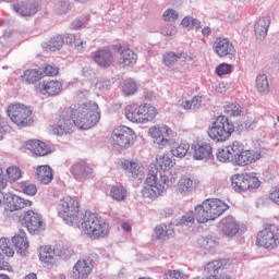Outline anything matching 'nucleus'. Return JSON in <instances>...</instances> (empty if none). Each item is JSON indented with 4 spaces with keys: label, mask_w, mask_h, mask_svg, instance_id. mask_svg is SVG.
Instances as JSON below:
<instances>
[{
    "label": "nucleus",
    "mask_w": 279,
    "mask_h": 279,
    "mask_svg": "<svg viewBox=\"0 0 279 279\" xmlns=\"http://www.w3.org/2000/svg\"><path fill=\"white\" fill-rule=\"evenodd\" d=\"M57 211L68 226H77L89 239H105L110 233V226L99 215L90 211L80 215V202L73 196H64Z\"/></svg>",
    "instance_id": "obj_1"
},
{
    "label": "nucleus",
    "mask_w": 279,
    "mask_h": 279,
    "mask_svg": "<svg viewBox=\"0 0 279 279\" xmlns=\"http://www.w3.org/2000/svg\"><path fill=\"white\" fill-rule=\"evenodd\" d=\"M157 167L160 169L158 171L156 168H151L148 171L147 178L144 182L142 189V199L146 204H151L156 202L158 197H162L172 185L175 184V175H173L170 169L175 167V160L171 157L163 155L157 158Z\"/></svg>",
    "instance_id": "obj_2"
},
{
    "label": "nucleus",
    "mask_w": 279,
    "mask_h": 279,
    "mask_svg": "<svg viewBox=\"0 0 279 279\" xmlns=\"http://www.w3.org/2000/svg\"><path fill=\"white\" fill-rule=\"evenodd\" d=\"M72 121L78 130H90L99 123L101 114L99 113V105L97 102H86L78 105L77 108L71 109Z\"/></svg>",
    "instance_id": "obj_3"
},
{
    "label": "nucleus",
    "mask_w": 279,
    "mask_h": 279,
    "mask_svg": "<svg viewBox=\"0 0 279 279\" xmlns=\"http://www.w3.org/2000/svg\"><path fill=\"white\" fill-rule=\"evenodd\" d=\"M230 206L219 198L205 199L201 205L195 207V217L197 223H208L219 219Z\"/></svg>",
    "instance_id": "obj_4"
},
{
    "label": "nucleus",
    "mask_w": 279,
    "mask_h": 279,
    "mask_svg": "<svg viewBox=\"0 0 279 279\" xmlns=\"http://www.w3.org/2000/svg\"><path fill=\"white\" fill-rule=\"evenodd\" d=\"M124 114L131 123L145 125L151 123L158 117V109L149 102H143L141 105L133 102L125 107Z\"/></svg>",
    "instance_id": "obj_5"
},
{
    "label": "nucleus",
    "mask_w": 279,
    "mask_h": 279,
    "mask_svg": "<svg viewBox=\"0 0 279 279\" xmlns=\"http://www.w3.org/2000/svg\"><path fill=\"white\" fill-rule=\"evenodd\" d=\"M207 134L215 143H226L234 134V124L226 116H219L208 128Z\"/></svg>",
    "instance_id": "obj_6"
},
{
    "label": "nucleus",
    "mask_w": 279,
    "mask_h": 279,
    "mask_svg": "<svg viewBox=\"0 0 279 279\" xmlns=\"http://www.w3.org/2000/svg\"><path fill=\"white\" fill-rule=\"evenodd\" d=\"M20 223L27 229L29 234H40L45 232V221H43V216L33 210H28L22 214L19 218Z\"/></svg>",
    "instance_id": "obj_7"
},
{
    "label": "nucleus",
    "mask_w": 279,
    "mask_h": 279,
    "mask_svg": "<svg viewBox=\"0 0 279 279\" xmlns=\"http://www.w3.org/2000/svg\"><path fill=\"white\" fill-rule=\"evenodd\" d=\"M8 116L20 128L32 125V110L25 105L15 104L8 107Z\"/></svg>",
    "instance_id": "obj_8"
},
{
    "label": "nucleus",
    "mask_w": 279,
    "mask_h": 279,
    "mask_svg": "<svg viewBox=\"0 0 279 279\" xmlns=\"http://www.w3.org/2000/svg\"><path fill=\"white\" fill-rule=\"evenodd\" d=\"M134 138H136L134 131L128 126H118L112 132V145L117 149H130Z\"/></svg>",
    "instance_id": "obj_9"
},
{
    "label": "nucleus",
    "mask_w": 279,
    "mask_h": 279,
    "mask_svg": "<svg viewBox=\"0 0 279 279\" xmlns=\"http://www.w3.org/2000/svg\"><path fill=\"white\" fill-rule=\"evenodd\" d=\"M256 244L265 250H276L279 246V229L276 226L264 228L257 234Z\"/></svg>",
    "instance_id": "obj_10"
},
{
    "label": "nucleus",
    "mask_w": 279,
    "mask_h": 279,
    "mask_svg": "<svg viewBox=\"0 0 279 279\" xmlns=\"http://www.w3.org/2000/svg\"><path fill=\"white\" fill-rule=\"evenodd\" d=\"M173 134V130L167 124H157L148 129V136L157 143L159 147H167L169 145V136Z\"/></svg>",
    "instance_id": "obj_11"
},
{
    "label": "nucleus",
    "mask_w": 279,
    "mask_h": 279,
    "mask_svg": "<svg viewBox=\"0 0 279 279\" xmlns=\"http://www.w3.org/2000/svg\"><path fill=\"white\" fill-rule=\"evenodd\" d=\"M118 53V64L122 66V69H132L138 60V56L134 50L123 47V46H116L114 47Z\"/></svg>",
    "instance_id": "obj_12"
},
{
    "label": "nucleus",
    "mask_w": 279,
    "mask_h": 279,
    "mask_svg": "<svg viewBox=\"0 0 279 279\" xmlns=\"http://www.w3.org/2000/svg\"><path fill=\"white\" fill-rule=\"evenodd\" d=\"M75 129V122H73V116L62 113L57 123L52 126L53 134L58 136H64V134H71Z\"/></svg>",
    "instance_id": "obj_13"
},
{
    "label": "nucleus",
    "mask_w": 279,
    "mask_h": 279,
    "mask_svg": "<svg viewBox=\"0 0 279 279\" xmlns=\"http://www.w3.org/2000/svg\"><path fill=\"white\" fill-rule=\"evenodd\" d=\"M213 50L218 58H227V56H234V53H236V49H234L232 41L223 37L216 38Z\"/></svg>",
    "instance_id": "obj_14"
},
{
    "label": "nucleus",
    "mask_w": 279,
    "mask_h": 279,
    "mask_svg": "<svg viewBox=\"0 0 279 279\" xmlns=\"http://www.w3.org/2000/svg\"><path fill=\"white\" fill-rule=\"evenodd\" d=\"M70 173L77 182H85L88 178H93V169L86 161H77L70 168Z\"/></svg>",
    "instance_id": "obj_15"
},
{
    "label": "nucleus",
    "mask_w": 279,
    "mask_h": 279,
    "mask_svg": "<svg viewBox=\"0 0 279 279\" xmlns=\"http://www.w3.org/2000/svg\"><path fill=\"white\" fill-rule=\"evenodd\" d=\"M93 274V263L88 259H78L72 268L71 279H88Z\"/></svg>",
    "instance_id": "obj_16"
},
{
    "label": "nucleus",
    "mask_w": 279,
    "mask_h": 279,
    "mask_svg": "<svg viewBox=\"0 0 279 279\" xmlns=\"http://www.w3.org/2000/svg\"><path fill=\"white\" fill-rule=\"evenodd\" d=\"M39 9L40 4L38 3V0H26L13 5L14 12L24 17L34 16L38 13Z\"/></svg>",
    "instance_id": "obj_17"
},
{
    "label": "nucleus",
    "mask_w": 279,
    "mask_h": 279,
    "mask_svg": "<svg viewBox=\"0 0 279 279\" xmlns=\"http://www.w3.org/2000/svg\"><path fill=\"white\" fill-rule=\"evenodd\" d=\"M197 189V181L195 179L183 175L179 179L175 185V193L181 197H186Z\"/></svg>",
    "instance_id": "obj_18"
},
{
    "label": "nucleus",
    "mask_w": 279,
    "mask_h": 279,
    "mask_svg": "<svg viewBox=\"0 0 279 279\" xmlns=\"http://www.w3.org/2000/svg\"><path fill=\"white\" fill-rule=\"evenodd\" d=\"M39 260L46 269H53L56 267V251L51 245H44L38 248Z\"/></svg>",
    "instance_id": "obj_19"
},
{
    "label": "nucleus",
    "mask_w": 279,
    "mask_h": 279,
    "mask_svg": "<svg viewBox=\"0 0 279 279\" xmlns=\"http://www.w3.org/2000/svg\"><path fill=\"white\" fill-rule=\"evenodd\" d=\"M256 160H260V153L245 150L244 148L231 162H233L235 167H247V165H252V162H256Z\"/></svg>",
    "instance_id": "obj_20"
},
{
    "label": "nucleus",
    "mask_w": 279,
    "mask_h": 279,
    "mask_svg": "<svg viewBox=\"0 0 279 279\" xmlns=\"http://www.w3.org/2000/svg\"><path fill=\"white\" fill-rule=\"evenodd\" d=\"M12 243L16 250V254L22 257L29 254V241H27V233L23 230H19L17 234L12 238Z\"/></svg>",
    "instance_id": "obj_21"
},
{
    "label": "nucleus",
    "mask_w": 279,
    "mask_h": 279,
    "mask_svg": "<svg viewBox=\"0 0 279 279\" xmlns=\"http://www.w3.org/2000/svg\"><path fill=\"white\" fill-rule=\"evenodd\" d=\"M93 60L101 69H108L114 62V54L109 49H99L93 53Z\"/></svg>",
    "instance_id": "obj_22"
},
{
    "label": "nucleus",
    "mask_w": 279,
    "mask_h": 279,
    "mask_svg": "<svg viewBox=\"0 0 279 279\" xmlns=\"http://www.w3.org/2000/svg\"><path fill=\"white\" fill-rule=\"evenodd\" d=\"M220 229L225 236H236L239 233V222L232 216H228L220 221Z\"/></svg>",
    "instance_id": "obj_23"
},
{
    "label": "nucleus",
    "mask_w": 279,
    "mask_h": 279,
    "mask_svg": "<svg viewBox=\"0 0 279 279\" xmlns=\"http://www.w3.org/2000/svg\"><path fill=\"white\" fill-rule=\"evenodd\" d=\"M27 149L34 154V156H49V154H51V146L39 140L28 141Z\"/></svg>",
    "instance_id": "obj_24"
},
{
    "label": "nucleus",
    "mask_w": 279,
    "mask_h": 279,
    "mask_svg": "<svg viewBox=\"0 0 279 279\" xmlns=\"http://www.w3.org/2000/svg\"><path fill=\"white\" fill-rule=\"evenodd\" d=\"M270 25H271L270 16H264L255 23L254 32L258 40H265V38H267V32H269Z\"/></svg>",
    "instance_id": "obj_25"
},
{
    "label": "nucleus",
    "mask_w": 279,
    "mask_h": 279,
    "mask_svg": "<svg viewBox=\"0 0 279 279\" xmlns=\"http://www.w3.org/2000/svg\"><path fill=\"white\" fill-rule=\"evenodd\" d=\"M192 149L194 150L195 160H208L213 156V146L206 142L193 145Z\"/></svg>",
    "instance_id": "obj_26"
},
{
    "label": "nucleus",
    "mask_w": 279,
    "mask_h": 279,
    "mask_svg": "<svg viewBox=\"0 0 279 279\" xmlns=\"http://www.w3.org/2000/svg\"><path fill=\"white\" fill-rule=\"evenodd\" d=\"M155 235L157 239H159V241H169V239H173V236H175L173 225H158L155 228Z\"/></svg>",
    "instance_id": "obj_27"
},
{
    "label": "nucleus",
    "mask_w": 279,
    "mask_h": 279,
    "mask_svg": "<svg viewBox=\"0 0 279 279\" xmlns=\"http://www.w3.org/2000/svg\"><path fill=\"white\" fill-rule=\"evenodd\" d=\"M231 186L233 191H236L238 193H245V191H248L250 185L247 184V173L232 175Z\"/></svg>",
    "instance_id": "obj_28"
},
{
    "label": "nucleus",
    "mask_w": 279,
    "mask_h": 279,
    "mask_svg": "<svg viewBox=\"0 0 279 279\" xmlns=\"http://www.w3.org/2000/svg\"><path fill=\"white\" fill-rule=\"evenodd\" d=\"M10 201H8V206L11 210V213H14V210H23V208H29L32 206V201L22 198L19 195H9Z\"/></svg>",
    "instance_id": "obj_29"
},
{
    "label": "nucleus",
    "mask_w": 279,
    "mask_h": 279,
    "mask_svg": "<svg viewBox=\"0 0 279 279\" xmlns=\"http://www.w3.org/2000/svg\"><path fill=\"white\" fill-rule=\"evenodd\" d=\"M39 89L47 93L50 97H54L56 95H60L62 93V83L59 81H48L39 83Z\"/></svg>",
    "instance_id": "obj_30"
},
{
    "label": "nucleus",
    "mask_w": 279,
    "mask_h": 279,
    "mask_svg": "<svg viewBox=\"0 0 279 279\" xmlns=\"http://www.w3.org/2000/svg\"><path fill=\"white\" fill-rule=\"evenodd\" d=\"M189 149H191V145L187 142H173L170 145V154H172L174 158H185L186 154H189Z\"/></svg>",
    "instance_id": "obj_31"
},
{
    "label": "nucleus",
    "mask_w": 279,
    "mask_h": 279,
    "mask_svg": "<svg viewBox=\"0 0 279 279\" xmlns=\"http://www.w3.org/2000/svg\"><path fill=\"white\" fill-rule=\"evenodd\" d=\"M36 178L41 184H50L53 180V171L49 166H39L36 169Z\"/></svg>",
    "instance_id": "obj_32"
},
{
    "label": "nucleus",
    "mask_w": 279,
    "mask_h": 279,
    "mask_svg": "<svg viewBox=\"0 0 279 279\" xmlns=\"http://www.w3.org/2000/svg\"><path fill=\"white\" fill-rule=\"evenodd\" d=\"M255 88L260 95H267L269 93V80H267V75L259 74L256 76Z\"/></svg>",
    "instance_id": "obj_33"
},
{
    "label": "nucleus",
    "mask_w": 279,
    "mask_h": 279,
    "mask_svg": "<svg viewBox=\"0 0 279 279\" xmlns=\"http://www.w3.org/2000/svg\"><path fill=\"white\" fill-rule=\"evenodd\" d=\"M110 198L116 202H123L128 197V190L123 185H113L110 189Z\"/></svg>",
    "instance_id": "obj_34"
},
{
    "label": "nucleus",
    "mask_w": 279,
    "mask_h": 279,
    "mask_svg": "<svg viewBox=\"0 0 279 279\" xmlns=\"http://www.w3.org/2000/svg\"><path fill=\"white\" fill-rule=\"evenodd\" d=\"M178 60H182V52L168 51L162 56V63L171 69Z\"/></svg>",
    "instance_id": "obj_35"
},
{
    "label": "nucleus",
    "mask_w": 279,
    "mask_h": 279,
    "mask_svg": "<svg viewBox=\"0 0 279 279\" xmlns=\"http://www.w3.org/2000/svg\"><path fill=\"white\" fill-rule=\"evenodd\" d=\"M54 248V256H58V258H61L62 260H69L73 254H75V251L69 246H62L60 244H57L53 246Z\"/></svg>",
    "instance_id": "obj_36"
},
{
    "label": "nucleus",
    "mask_w": 279,
    "mask_h": 279,
    "mask_svg": "<svg viewBox=\"0 0 279 279\" xmlns=\"http://www.w3.org/2000/svg\"><path fill=\"white\" fill-rule=\"evenodd\" d=\"M223 267V263L221 260H213L205 265L204 271L207 275V278H213V276H217L219 274V269Z\"/></svg>",
    "instance_id": "obj_37"
},
{
    "label": "nucleus",
    "mask_w": 279,
    "mask_h": 279,
    "mask_svg": "<svg viewBox=\"0 0 279 279\" xmlns=\"http://www.w3.org/2000/svg\"><path fill=\"white\" fill-rule=\"evenodd\" d=\"M136 90H138V84H136V81L132 78L124 80L122 83V93L126 95V97L135 95Z\"/></svg>",
    "instance_id": "obj_38"
},
{
    "label": "nucleus",
    "mask_w": 279,
    "mask_h": 279,
    "mask_svg": "<svg viewBox=\"0 0 279 279\" xmlns=\"http://www.w3.org/2000/svg\"><path fill=\"white\" fill-rule=\"evenodd\" d=\"M121 166H122V169L128 173H131L133 178H136V175L141 173V166L136 161L124 160L122 161Z\"/></svg>",
    "instance_id": "obj_39"
},
{
    "label": "nucleus",
    "mask_w": 279,
    "mask_h": 279,
    "mask_svg": "<svg viewBox=\"0 0 279 279\" xmlns=\"http://www.w3.org/2000/svg\"><path fill=\"white\" fill-rule=\"evenodd\" d=\"M227 149H229V154L231 155V162L234 161V158H236L243 149H245V145L239 141H234L229 143L227 145Z\"/></svg>",
    "instance_id": "obj_40"
},
{
    "label": "nucleus",
    "mask_w": 279,
    "mask_h": 279,
    "mask_svg": "<svg viewBox=\"0 0 279 279\" xmlns=\"http://www.w3.org/2000/svg\"><path fill=\"white\" fill-rule=\"evenodd\" d=\"M22 77L27 84H35V82L41 80L43 74L36 69L25 70Z\"/></svg>",
    "instance_id": "obj_41"
},
{
    "label": "nucleus",
    "mask_w": 279,
    "mask_h": 279,
    "mask_svg": "<svg viewBox=\"0 0 279 279\" xmlns=\"http://www.w3.org/2000/svg\"><path fill=\"white\" fill-rule=\"evenodd\" d=\"M181 25L182 27H184V29H187V32H191V29H199V27H202V22H199V20L195 17L185 16L181 21Z\"/></svg>",
    "instance_id": "obj_42"
},
{
    "label": "nucleus",
    "mask_w": 279,
    "mask_h": 279,
    "mask_svg": "<svg viewBox=\"0 0 279 279\" xmlns=\"http://www.w3.org/2000/svg\"><path fill=\"white\" fill-rule=\"evenodd\" d=\"M243 108L236 102H229L225 106V114L228 117H241Z\"/></svg>",
    "instance_id": "obj_43"
},
{
    "label": "nucleus",
    "mask_w": 279,
    "mask_h": 279,
    "mask_svg": "<svg viewBox=\"0 0 279 279\" xmlns=\"http://www.w3.org/2000/svg\"><path fill=\"white\" fill-rule=\"evenodd\" d=\"M7 175L9 178V182H16L17 180H21L22 172L21 168L16 166H11L7 169Z\"/></svg>",
    "instance_id": "obj_44"
},
{
    "label": "nucleus",
    "mask_w": 279,
    "mask_h": 279,
    "mask_svg": "<svg viewBox=\"0 0 279 279\" xmlns=\"http://www.w3.org/2000/svg\"><path fill=\"white\" fill-rule=\"evenodd\" d=\"M217 160L219 162H232V155H230V150L228 149V146L218 148Z\"/></svg>",
    "instance_id": "obj_45"
},
{
    "label": "nucleus",
    "mask_w": 279,
    "mask_h": 279,
    "mask_svg": "<svg viewBox=\"0 0 279 279\" xmlns=\"http://www.w3.org/2000/svg\"><path fill=\"white\" fill-rule=\"evenodd\" d=\"M63 45L64 39L62 38V36L57 35L50 39L48 47L50 51H60Z\"/></svg>",
    "instance_id": "obj_46"
},
{
    "label": "nucleus",
    "mask_w": 279,
    "mask_h": 279,
    "mask_svg": "<svg viewBox=\"0 0 279 279\" xmlns=\"http://www.w3.org/2000/svg\"><path fill=\"white\" fill-rule=\"evenodd\" d=\"M162 19L166 23H175L180 19V13L175 9H167L162 14Z\"/></svg>",
    "instance_id": "obj_47"
},
{
    "label": "nucleus",
    "mask_w": 279,
    "mask_h": 279,
    "mask_svg": "<svg viewBox=\"0 0 279 279\" xmlns=\"http://www.w3.org/2000/svg\"><path fill=\"white\" fill-rule=\"evenodd\" d=\"M247 185H248V191H254V189L260 187V180H258V177H256V173L254 172L247 173Z\"/></svg>",
    "instance_id": "obj_48"
},
{
    "label": "nucleus",
    "mask_w": 279,
    "mask_h": 279,
    "mask_svg": "<svg viewBox=\"0 0 279 279\" xmlns=\"http://www.w3.org/2000/svg\"><path fill=\"white\" fill-rule=\"evenodd\" d=\"M216 73L221 77V75H230L232 73V65L228 63H221L216 68Z\"/></svg>",
    "instance_id": "obj_49"
},
{
    "label": "nucleus",
    "mask_w": 279,
    "mask_h": 279,
    "mask_svg": "<svg viewBox=\"0 0 279 279\" xmlns=\"http://www.w3.org/2000/svg\"><path fill=\"white\" fill-rule=\"evenodd\" d=\"M110 88V81L105 78H98L95 84V90H99V93H105V90H108Z\"/></svg>",
    "instance_id": "obj_50"
},
{
    "label": "nucleus",
    "mask_w": 279,
    "mask_h": 279,
    "mask_svg": "<svg viewBox=\"0 0 279 279\" xmlns=\"http://www.w3.org/2000/svg\"><path fill=\"white\" fill-rule=\"evenodd\" d=\"M71 10V2L69 0H61L57 4V14H66Z\"/></svg>",
    "instance_id": "obj_51"
},
{
    "label": "nucleus",
    "mask_w": 279,
    "mask_h": 279,
    "mask_svg": "<svg viewBox=\"0 0 279 279\" xmlns=\"http://www.w3.org/2000/svg\"><path fill=\"white\" fill-rule=\"evenodd\" d=\"M195 219H197L195 214L190 211L181 218V226H193L195 223Z\"/></svg>",
    "instance_id": "obj_52"
},
{
    "label": "nucleus",
    "mask_w": 279,
    "mask_h": 279,
    "mask_svg": "<svg viewBox=\"0 0 279 279\" xmlns=\"http://www.w3.org/2000/svg\"><path fill=\"white\" fill-rule=\"evenodd\" d=\"M163 279H186V275L180 270H168Z\"/></svg>",
    "instance_id": "obj_53"
},
{
    "label": "nucleus",
    "mask_w": 279,
    "mask_h": 279,
    "mask_svg": "<svg viewBox=\"0 0 279 279\" xmlns=\"http://www.w3.org/2000/svg\"><path fill=\"white\" fill-rule=\"evenodd\" d=\"M89 17L86 19H76L72 22L73 29H82V27H86L88 25Z\"/></svg>",
    "instance_id": "obj_54"
},
{
    "label": "nucleus",
    "mask_w": 279,
    "mask_h": 279,
    "mask_svg": "<svg viewBox=\"0 0 279 279\" xmlns=\"http://www.w3.org/2000/svg\"><path fill=\"white\" fill-rule=\"evenodd\" d=\"M178 32L175 31V26L168 24L161 28L162 36H175Z\"/></svg>",
    "instance_id": "obj_55"
},
{
    "label": "nucleus",
    "mask_w": 279,
    "mask_h": 279,
    "mask_svg": "<svg viewBox=\"0 0 279 279\" xmlns=\"http://www.w3.org/2000/svg\"><path fill=\"white\" fill-rule=\"evenodd\" d=\"M23 192L25 193V195H29L31 197H34V195L38 193V187H36L35 184H26L23 187Z\"/></svg>",
    "instance_id": "obj_56"
},
{
    "label": "nucleus",
    "mask_w": 279,
    "mask_h": 279,
    "mask_svg": "<svg viewBox=\"0 0 279 279\" xmlns=\"http://www.w3.org/2000/svg\"><path fill=\"white\" fill-rule=\"evenodd\" d=\"M45 75H48L49 77H53V75H58V68L53 65H46L44 69Z\"/></svg>",
    "instance_id": "obj_57"
},
{
    "label": "nucleus",
    "mask_w": 279,
    "mask_h": 279,
    "mask_svg": "<svg viewBox=\"0 0 279 279\" xmlns=\"http://www.w3.org/2000/svg\"><path fill=\"white\" fill-rule=\"evenodd\" d=\"M0 271H12V266L4 260L3 254L0 253Z\"/></svg>",
    "instance_id": "obj_58"
},
{
    "label": "nucleus",
    "mask_w": 279,
    "mask_h": 279,
    "mask_svg": "<svg viewBox=\"0 0 279 279\" xmlns=\"http://www.w3.org/2000/svg\"><path fill=\"white\" fill-rule=\"evenodd\" d=\"M192 109L199 110L202 108V96H194L192 99Z\"/></svg>",
    "instance_id": "obj_59"
},
{
    "label": "nucleus",
    "mask_w": 279,
    "mask_h": 279,
    "mask_svg": "<svg viewBox=\"0 0 279 279\" xmlns=\"http://www.w3.org/2000/svg\"><path fill=\"white\" fill-rule=\"evenodd\" d=\"M83 77H87V80H90V77H95V70L90 66H85L82 70Z\"/></svg>",
    "instance_id": "obj_60"
},
{
    "label": "nucleus",
    "mask_w": 279,
    "mask_h": 279,
    "mask_svg": "<svg viewBox=\"0 0 279 279\" xmlns=\"http://www.w3.org/2000/svg\"><path fill=\"white\" fill-rule=\"evenodd\" d=\"M74 47L76 51H82L83 49H86V40L80 38V36L76 38V41L74 43Z\"/></svg>",
    "instance_id": "obj_61"
},
{
    "label": "nucleus",
    "mask_w": 279,
    "mask_h": 279,
    "mask_svg": "<svg viewBox=\"0 0 279 279\" xmlns=\"http://www.w3.org/2000/svg\"><path fill=\"white\" fill-rule=\"evenodd\" d=\"M77 38H78V36L74 35V34H68L65 36V43L68 45H75Z\"/></svg>",
    "instance_id": "obj_62"
},
{
    "label": "nucleus",
    "mask_w": 279,
    "mask_h": 279,
    "mask_svg": "<svg viewBox=\"0 0 279 279\" xmlns=\"http://www.w3.org/2000/svg\"><path fill=\"white\" fill-rule=\"evenodd\" d=\"M1 252L4 253L8 258H12L14 256V248H12L11 246H5L4 250H2Z\"/></svg>",
    "instance_id": "obj_63"
},
{
    "label": "nucleus",
    "mask_w": 279,
    "mask_h": 279,
    "mask_svg": "<svg viewBox=\"0 0 279 279\" xmlns=\"http://www.w3.org/2000/svg\"><path fill=\"white\" fill-rule=\"evenodd\" d=\"M181 107L183 108V110H193L192 100H182Z\"/></svg>",
    "instance_id": "obj_64"
}]
</instances>
